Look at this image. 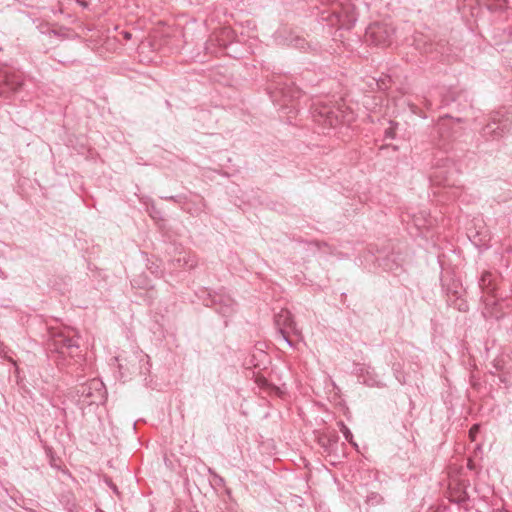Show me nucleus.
I'll use <instances>...</instances> for the list:
<instances>
[{
  "label": "nucleus",
  "mask_w": 512,
  "mask_h": 512,
  "mask_svg": "<svg viewBox=\"0 0 512 512\" xmlns=\"http://www.w3.org/2000/svg\"><path fill=\"white\" fill-rule=\"evenodd\" d=\"M316 16L330 28L339 30L352 29L357 20L358 12L352 0H318Z\"/></svg>",
  "instance_id": "obj_1"
},
{
  "label": "nucleus",
  "mask_w": 512,
  "mask_h": 512,
  "mask_svg": "<svg viewBox=\"0 0 512 512\" xmlns=\"http://www.w3.org/2000/svg\"><path fill=\"white\" fill-rule=\"evenodd\" d=\"M310 112L313 121L323 129L322 133L324 134H326L325 130L335 129L340 124L351 120V114L341 106L335 105L328 97L313 100Z\"/></svg>",
  "instance_id": "obj_2"
},
{
  "label": "nucleus",
  "mask_w": 512,
  "mask_h": 512,
  "mask_svg": "<svg viewBox=\"0 0 512 512\" xmlns=\"http://www.w3.org/2000/svg\"><path fill=\"white\" fill-rule=\"evenodd\" d=\"M512 116L508 110L500 109L488 114L487 123L480 130L481 138L486 141H499L510 132Z\"/></svg>",
  "instance_id": "obj_3"
},
{
  "label": "nucleus",
  "mask_w": 512,
  "mask_h": 512,
  "mask_svg": "<svg viewBox=\"0 0 512 512\" xmlns=\"http://www.w3.org/2000/svg\"><path fill=\"white\" fill-rule=\"evenodd\" d=\"M49 350L65 357L80 356L79 336L75 335L73 330H64L54 332L48 341Z\"/></svg>",
  "instance_id": "obj_4"
},
{
  "label": "nucleus",
  "mask_w": 512,
  "mask_h": 512,
  "mask_svg": "<svg viewBox=\"0 0 512 512\" xmlns=\"http://www.w3.org/2000/svg\"><path fill=\"white\" fill-rule=\"evenodd\" d=\"M199 299L203 300V304L207 307H212L218 314L223 317H230L236 311V302L224 290H219L213 294L207 292L206 289H201L196 293Z\"/></svg>",
  "instance_id": "obj_5"
},
{
  "label": "nucleus",
  "mask_w": 512,
  "mask_h": 512,
  "mask_svg": "<svg viewBox=\"0 0 512 512\" xmlns=\"http://www.w3.org/2000/svg\"><path fill=\"white\" fill-rule=\"evenodd\" d=\"M412 45L421 54L429 56L432 60L443 61L449 50L444 40L434 41L430 35L416 32L413 35Z\"/></svg>",
  "instance_id": "obj_6"
},
{
  "label": "nucleus",
  "mask_w": 512,
  "mask_h": 512,
  "mask_svg": "<svg viewBox=\"0 0 512 512\" xmlns=\"http://www.w3.org/2000/svg\"><path fill=\"white\" fill-rule=\"evenodd\" d=\"M396 37V28L391 22L382 21L371 23L365 31V41L368 44L389 47Z\"/></svg>",
  "instance_id": "obj_7"
},
{
  "label": "nucleus",
  "mask_w": 512,
  "mask_h": 512,
  "mask_svg": "<svg viewBox=\"0 0 512 512\" xmlns=\"http://www.w3.org/2000/svg\"><path fill=\"white\" fill-rule=\"evenodd\" d=\"M274 38L278 44L287 45L304 52L317 54L322 50L318 42L307 41L305 38L294 34L293 31L287 28L278 29L274 34Z\"/></svg>",
  "instance_id": "obj_8"
},
{
  "label": "nucleus",
  "mask_w": 512,
  "mask_h": 512,
  "mask_svg": "<svg viewBox=\"0 0 512 512\" xmlns=\"http://www.w3.org/2000/svg\"><path fill=\"white\" fill-rule=\"evenodd\" d=\"M77 395L79 400L88 406L104 404L107 399L105 385L98 379L82 384L77 390Z\"/></svg>",
  "instance_id": "obj_9"
},
{
  "label": "nucleus",
  "mask_w": 512,
  "mask_h": 512,
  "mask_svg": "<svg viewBox=\"0 0 512 512\" xmlns=\"http://www.w3.org/2000/svg\"><path fill=\"white\" fill-rule=\"evenodd\" d=\"M115 361L122 375L126 373L146 375L150 371L149 356L142 352H135L127 358L118 356Z\"/></svg>",
  "instance_id": "obj_10"
},
{
  "label": "nucleus",
  "mask_w": 512,
  "mask_h": 512,
  "mask_svg": "<svg viewBox=\"0 0 512 512\" xmlns=\"http://www.w3.org/2000/svg\"><path fill=\"white\" fill-rule=\"evenodd\" d=\"M462 122L461 118H453L446 114L441 116L434 127V138H438L439 146L445 148L446 145L456 138L458 130L456 126Z\"/></svg>",
  "instance_id": "obj_11"
},
{
  "label": "nucleus",
  "mask_w": 512,
  "mask_h": 512,
  "mask_svg": "<svg viewBox=\"0 0 512 512\" xmlns=\"http://www.w3.org/2000/svg\"><path fill=\"white\" fill-rule=\"evenodd\" d=\"M302 97V90L294 85V83L288 82H276L271 92V98L275 102H282L281 107H289L288 103H291L292 108H296L293 104L295 101Z\"/></svg>",
  "instance_id": "obj_12"
},
{
  "label": "nucleus",
  "mask_w": 512,
  "mask_h": 512,
  "mask_svg": "<svg viewBox=\"0 0 512 512\" xmlns=\"http://www.w3.org/2000/svg\"><path fill=\"white\" fill-rule=\"evenodd\" d=\"M274 322L277 327V334L280 339L285 341L290 347L294 348L295 344L290 339L288 330L295 334H298L296 323L293 315L287 309H282L279 313L274 316Z\"/></svg>",
  "instance_id": "obj_13"
},
{
  "label": "nucleus",
  "mask_w": 512,
  "mask_h": 512,
  "mask_svg": "<svg viewBox=\"0 0 512 512\" xmlns=\"http://www.w3.org/2000/svg\"><path fill=\"white\" fill-rule=\"evenodd\" d=\"M23 86V77L19 72L0 71V96L9 97Z\"/></svg>",
  "instance_id": "obj_14"
},
{
  "label": "nucleus",
  "mask_w": 512,
  "mask_h": 512,
  "mask_svg": "<svg viewBox=\"0 0 512 512\" xmlns=\"http://www.w3.org/2000/svg\"><path fill=\"white\" fill-rule=\"evenodd\" d=\"M355 373L357 374L359 380H361L363 384L369 387L383 388L386 386V384L376 373L375 369L370 365H357V367L355 368Z\"/></svg>",
  "instance_id": "obj_15"
},
{
  "label": "nucleus",
  "mask_w": 512,
  "mask_h": 512,
  "mask_svg": "<svg viewBox=\"0 0 512 512\" xmlns=\"http://www.w3.org/2000/svg\"><path fill=\"white\" fill-rule=\"evenodd\" d=\"M206 207L205 200L201 196H196L195 200L187 199L183 202L182 210L189 213L192 216H198L204 212Z\"/></svg>",
  "instance_id": "obj_16"
},
{
  "label": "nucleus",
  "mask_w": 512,
  "mask_h": 512,
  "mask_svg": "<svg viewBox=\"0 0 512 512\" xmlns=\"http://www.w3.org/2000/svg\"><path fill=\"white\" fill-rule=\"evenodd\" d=\"M377 261L378 265L388 272L397 273V271L401 268L400 262L397 260L393 253L386 255L383 258L377 257Z\"/></svg>",
  "instance_id": "obj_17"
},
{
  "label": "nucleus",
  "mask_w": 512,
  "mask_h": 512,
  "mask_svg": "<svg viewBox=\"0 0 512 512\" xmlns=\"http://www.w3.org/2000/svg\"><path fill=\"white\" fill-rule=\"evenodd\" d=\"M479 286L483 292L492 295L495 287L492 284V274L490 272H484L480 278Z\"/></svg>",
  "instance_id": "obj_18"
},
{
  "label": "nucleus",
  "mask_w": 512,
  "mask_h": 512,
  "mask_svg": "<svg viewBox=\"0 0 512 512\" xmlns=\"http://www.w3.org/2000/svg\"><path fill=\"white\" fill-rule=\"evenodd\" d=\"M339 427H340V430L341 432L343 433V436L345 438L346 441H348L350 444H352L353 446L357 447V444L353 441V434L352 432L350 431V429L344 424L343 421H340L338 423Z\"/></svg>",
  "instance_id": "obj_19"
},
{
  "label": "nucleus",
  "mask_w": 512,
  "mask_h": 512,
  "mask_svg": "<svg viewBox=\"0 0 512 512\" xmlns=\"http://www.w3.org/2000/svg\"><path fill=\"white\" fill-rule=\"evenodd\" d=\"M392 370L394 373L395 378L398 380L400 384H405V377L403 373L401 372V365L399 363H394L392 366Z\"/></svg>",
  "instance_id": "obj_20"
},
{
  "label": "nucleus",
  "mask_w": 512,
  "mask_h": 512,
  "mask_svg": "<svg viewBox=\"0 0 512 512\" xmlns=\"http://www.w3.org/2000/svg\"><path fill=\"white\" fill-rule=\"evenodd\" d=\"M468 498L469 497H468L467 493L465 491H462L457 496H451L450 501L462 506L463 504H465L467 502Z\"/></svg>",
  "instance_id": "obj_21"
},
{
  "label": "nucleus",
  "mask_w": 512,
  "mask_h": 512,
  "mask_svg": "<svg viewBox=\"0 0 512 512\" xmlns=\"http://www.w3.org/2000/svg\"><path fill=\"white\" fill-rule=\"evenodd\" d=\"M398 126L397 123L390 122V126L385 129L384 131V138L385 139H394L396 135V127Z\"/></svg>",
  "instance_id": "obj_22"
},
{
  "label": "nucleus",
  "mask_w": 512,
  "mask_h": 512,
  "mask_svg": "<svg viewBox=\"0 0 512 512\" xmlns=\"http://www.w3.org/2000/svg\"><path fill=\"white\" fill-rule=\"evenodd\" d=\"M183 262V267L188 269H193L196 267V261L191 257L183 256L182 258H178V262Z\"/></svg>",
  "instance_id": "obj_23"
},
{
  "label": "nucleus",
  "mask_w": 512,
  "mask_h": 512,
  "mask_svg": "<svg viewBox=\"0 0 512 512\" xmlns=\"http://www.w3.org/2000/svg\"><path fill=\"white\" fill-rule=\"evenodd\" d=\"M319 444L328 454H331L334 450L332 444L328 441V438L326 436H323L319 439Z\"/></svg>",
  "instance_id": "obj_24"
},
{
  "label": "nucleus",
  "mask_w": 512,
  "mask_h": 512,
  "mask_svg": "<svg viewBox=\"0 0 512 512\" xmlns=\"http://www.w3.org/2000/svg\"><path fill=\"white\" fill-rule=\"evenodd\" d=\"M309 245L314 246L318 250H322L323 248L327 249L328 252H331V247L323 241H311Z\"/></svg>",
  "instance_id": "obj_25"
},
{
  "label": "nucleus",
  "mask_w": 512,
  "mask_h": 512,
  "mask_svg": "<svg viewBox=\"0 0 512 512\" xmlns=\"http://www.w3.org/2000/svg\"><path fill=\"white\" fill-rule=\"evenodd\" d=\"M164 199H166L168 201H173V202L178 203V204H180L182 206L183 202H185L187 200V197L184 196V195H175V196L164 197Z\"/></svg>",
  "instance_id": "obj_26"
},
{
  "label": "nucleus",
  "mask_w": 512,
  "mask_h": 512,
  "mask_svg": "<svg viewBox=\"0 0 512 512\" xmlns=\"http://www.w3.org/2000/svg\"><path fill=\"white\" fill-rule=\"evenodd\" d=\"M328 438V441L332 444V447L333 449L336 447L337 443H338V440H339V436L336 434V433H333L329 436H326Z\"/></svg>",
  "instance_id": "obj_27"
},
{
  "label": "nucleus",
  "mask_w": 512,
  "mask_h": 512,
  "mask_svg": "<svg viewBox=\"0 0 512 512\" xmlns=\"http://www.w3.org/2000/svg\"><path fill=\"white\" fill-rule=\"evenodd\" d=\"M38 28H39V30H40V32H41V33H46V32H48L49 34H54V35H56V34H57L55 30H53V29H52V30H49V29H48V25H47V24H41L40 26H38Z\"/></svg>",
  "instance_id": "obj_28"
},
{
  "label": "nucleus",
  "mask_w": 512,
  "mask_h": 512,
  "mask_svg": "<svg viewBox=\"0 0 512 512\" xmlns=\"http://www.w3.org/2000/svg\"><path fill=\"white\" fill-rule=\"evenodd\" d=\"M423 104H424V106L426 107L427 110H433L434 109V105H433L432 101L429 98H427V97L423 98Z\"/></svg>",
  "instance_id": "obj_29"
},
{
  "label": "nucleus",
  "mask_w": 512,
  "mask_h": 512,
  "mask_svg": "<svg viewBox=\"0 0 512 512\" xmlns=\"http://www.w3.org/2000/svg\"><path fill=\"white\" fill-rule=\"evenodd\" d=\"M479 429H480V427L477 424L473 425L472 428L470 429L469 433H470L472 440L475 439V434L479 431Z\"/></svg>",
  "instance_id": "obj_30"
},
{
  "label": "nucleus",
  "mask_w": 512,
  "mask_h": 512,
  "mask_svg": "<svg viewBox=\"0 0 512 512\" xmlns=\"http://www.w3.org/2000/svg\"><path fill=\"white\" fill-rule=\"evenodd\" d=\"M209 472L214 476V478L217 480V483L224 484V479L217 475L216 473L212 472L211 469H209Z\"/></svg>",
  "instance_id": "obj_31"
},
{
  "label": "nucleus",
  "mask_w": 512,
  "mask_h": 512,
  "mask_svg": "<svg viewBox=\"0 0 512 512\" xmlns=\"http://www.w3.org/2000/svg\"><path fill=\"white\" fill-rule=\"evenodd\" d=\"M441 173H442V171H441V170H436V171L432 174V176H431V177H433V178H438V177L440 176V174H441Z\"/></svg>",
  "instance_id": "obj_32"
},
{
  "label": "nucleus",
  "mask_w": 512,
  "mask_h": 512,
  "mask_svg": "<svg viewBox=\"0 0 512 512\" xmlns=\"http://www.w3.org/2000/svg\"><path fill=\"white\" fill-rule=\"evenodd\" d=\"M450 102V99H448L446 96L443 98L442 100V105L441 106H445V105H448Z\"/></svg>",
  "instance_id": "obj_33"
},
{
  "label": "nucleus",
  "mask_w": 512,
  "mask_h": 512,
  "mask_svg": "<svg viewBox=\"0 0 512 512\" xmlns=\"http://www.w3.org/2000/svg\"><path fill=\"white\" fill-rule=\"evenodd\" d=\"M109 486L110 488L115 492V493H118V489L116 487V485L112 484L111 482L109 483Z\"/></svg>",
  "instance_id": "obj_34"
},
{
  "label": "nucleus",
  "mask_w": 512,
  "mask_h": 512,
  "mask_svg": "<svg viewBox=\"0 0 512 512\" xmlns=\"http://www.w3.org/2000/svg\"><path fill=\"white\" fill-rule=\"evenodd\" d=\"M124 37L126 39H130L131 38V34L129 32H124Z\"/></svg>",
  "instance_id": "obj_35"
},
{
  "label": "nucleus",
  "mask_w": 512,
  "mask_h": 512,
  "mask_svg": "<svg viewBox=\"0 0 512 512\" xmlns=\"http://www.w3.org/2000/svg\"><path fill=\"white\" fill-rule=\"evenodd\" d=\"M459 310H463V311L466 310V304H461L459 306Z\"/></svg>",
  "instance_id": "obj_36"
},
{
  "label": "nucleus",
  "mask_w": 512,
  "mask_h": 512,
  "mask_svg": "<svg viewBox=\"0 0 512 512\" xmlns=\"http://www.w3.org/2000/svg\"><path fill=\"white\" fill-rule=\"evenodd\" d=\"M411 109H412L413 113H417L416 112L417 107L415 105L411 106Z\"/></svg>",
  "instance_id": "obj_37"
}]
</instances>
